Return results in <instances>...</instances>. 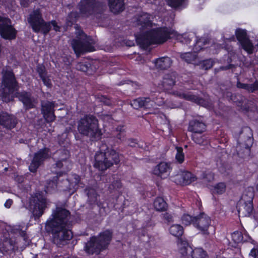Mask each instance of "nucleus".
<instances>
[{"instance_id":"1","label":"nucleus","mask_w":258,"mask_h":258,"mask_svg":"<svg viewBox=\"0 0 258 258\" xmlns=\"http://www.w3.org/2000/svg\"><path fill=\"white\" fill-rule=\"evenodd\" d=\"M70 212L65 208L57 207L46 221L45 230L52 234L53 243L60 247L73 237L72 231L68 226Z\"/></svg>"},{"instance_id":"2","label":"nucleus","mask_w":258,"mask_h":258,"mask_svg":"<svg viewBox=\"0 0 258 258\" xmlns=\"http://www.w3.org/2000/svg\"><path fill=\"white\" fill-rule=\"evenodd\" d=\"M176 34L175 31L171 28L159 27L151 29L143 35L136 37V41L141 47L147 48L152 44L163 43Z\"/></svg>"},{"instance_id":"3","label":"nucleus","mask_w":258,"mask_h":258,"mask_svg":"<svg viewBox=\"0 0 258 258\" xmlns=\"http://www.w3.org/2000/svg\"><path fill=\"white\" fill-rule=\"evenodd\" d=\"M2 75L0 96L3 101L9 102L12 100L11 94L18 91L19 83L12 69H3Z\"/></svg>"},{"instance_id":"4","label":"nucleus","mask_w":258,"mask_h":258,"mask_svg":"<svg viewBox=\"0 0 258 258\" xmlns=\"http://www.w3.org/2000/svg\"><path fill=\"white\" fill-rule=\"evenodd\" d=\"M112 237V232L106 230L100 233L98 237H92L89 241L86 243L85 250L89 254H97L106 249Z\"/></svg>"},{"instance_id":"5","label":"nucleus","mask_w":258,"mask_h":258,"mask_svg":"<svg viewBox=\"0 0 258 258\" xmlns=\"http://www.w3.org/2000/svg\"><path fill=\"white\" fill-rule=\"evenodd\" d=\"M253 134L251 128L248 126L242 128L237 140L236 150L238 156L242 158L250 155V148L253 144Z\"/></svg>"},{"instance_id":"6","label":"nucleus","mask_w":258,"mask_h":258,"mask_svg":"<svg viewBox=\"0 0 258 258\" xmlns=\"http://www.w3.org/2000/svg\"><path fill=\"white\" fill-rule=\"evenodd\" d=\"M106 5L102 0H84L82 1V15H93L99 22L105 18L103 12Z\"/></svg>"},{"instance_id":"7","label":"nucleus","mask_w":258,"mask_h":258,"mask_svg":"<svg viewBox=\"0 0 258 258\" xmlns=\"http://www.w3.org/2000/svg\"><path fill=\"white\" fill-rule=\"evenodd\" d=\"M82 134L89 137L92 140L100 139L102 135L98 128V120L93 115H86L82 118Z\"/></svg>"},{"instance_id":"8","label":"nucleus","mask_w":258,"mask_h":258,"mask_svg":"<svg viewBox=\"0 0 258 258\" xmlns=\"http://www.w3.org/2000/svg\"><path fill=\"white\" fill-rule=\"evenodd\" d=\"M27 21L35 33H42V30L48 31V23L43 19L40 9L34 10L29 15Z\"/></svg>"},{"instance_id":"9","label":"nucleus","mask_w":258,"mask_h":258,"mask_svg":"<svg viewBox=\"0 0 258 258\" xmlns=\"http://www.w3.org/2000/svg\"><path fill=\"white\" fill-rule=\"evenodd\" d=\"M253 194L249 192L248 195L243 194L237 204V209L239 216H249L253 210Z\"/></svg>"},{"instance_id":"10","label":"nucleus","mask_w":258,"mask_h":258,"mask_svg":"<svg viewBox=\"0 0 258 258\" xmlns=\"http://www.w3.org/2000/svg\"><path fill=\"white\" fill-rule=\"evenodd\" d=\"M50 152V150L48 148L45 147L35 153L29 166L30 171L33 173L36 172L45 160L49 158Z\"/></svg>"},{"instance_id":"11","label":"nucleus","mask_w":258,"mask_h":258,"mask_svg":"<svg viewBox=\"0 0 258 258\" xmlns=\"http://www.w3.org/2000/svg\"><path fill=\"white\" fill-rule=\"evenodd\" d=\"M32 213L35 220L39 219L47 207L46 199L41 194H37L33 200Z\"/></svg>"},{"instance_id":"12","label":"nucleus","mask_w":258,"mask_h":258,"mask_svg":"<svg viewBox=\"0 0 258 258\" xmlns=\"http://www.w3.org/2000/svg\"><path fill=\"white\" fill-rule=\"evenodd\" d=\"M211 218L204 213L195 217L194 226L204 234H209L208 228L211 224Z\"/></svg>"},{"instance_id":"13","label":"nucleus","mask_w":258,"mask_h":258,"mask_svg":"<svg viewBox=\"0 0 258 258\" xmlns=\"http://www.w3.org/2000/svg\"><path fill=\"white\" fill-rule=\"evenodd\" d=\"M108 149V145L106 143H102L100 146L99 151L96 153L95 156L94 166L99 170L104 171L109 168L108 166L107 159L103 151H105Z\"/></svg>"},{"instance_id":"14","label":"nucleus","mask_w":258,"mask_h":258,"mask_svg":"<svg viewBox=\"0 0 258 258\" xmlns=\"http://www.w3.org/2000/svg\"><path fill=\"white\" fill-rule=\"evenodd\" d=\"M235 35L241 47L248 54H252L253 52L254 47L248 38L246 31L240 29H237Z\"/></svg>"},{"instance_id":"15","label":"nucleus","mask_w":258,"mask_h":258,"mask_svg":"<svg viewBox=\"0 0 258 258\" xmlns=\"http://www.w3.org/2000/svg\"><path fill=\"white\" fill-rule=\"evenodd\" d=\"M16 97L18 98L19 100L23 103V107L26 110L35 108V99L32 96L30 92L26 91H17Z\"/></svg>"},{"instance_id":"16","label":"nucleus","mask_w":258,"mask_h":258,"mask_svg":"<svg viewBox=\"0 0 258 258\" xmlns=\"http://www.w3.org/2000/svg\"><path fill=\"white\" fill-rule=\"evenodd\" d=\"M55 102L46 101L41 103V113L47 123L54 121L56 119L54 114Z\"/></svg>"},{"instance_id":"17","label":"nucleus","mask_w":258,"mask_h":258,"mask_svg":"<svg viewBox=\"0 0 258 258\" xmlns=\"http://www.w3.org/2000/svg\"><path fill=\"white\" fill-rule=\"evenodd\" d=\"M171 93L181 99H184L186 100L195 102L202 106L206 105V102L204 99L195 95L187 91L180 89L179 90L173 91Z\"/></svg>"},{"instance_id":"18","label":"nucleus","mask_w":258,"mask_h":258,"mask_svg":"<svg viewBox=\"0 0 258 258\" xmlns=\"http://www.w3.org/2000/svg\"><path fill=\"white\" fill-rule=\"evenodd\" d=\"M101 180L105 182H110L108 186V190L110 193L115 191H119L122 187V183L117 175H103Z\"/></svg>"},{"instance_id":"19","label":"nucleus","mask_w":258,"mask_h":258,"mask_svg":"<svg viewBox=\"0 0 258 258\" xmlns=\"http://www.w3.org/2000/svg\"><path fill=\"white\" fill-rule=\"evenodd\" d=\"M156 97L152 93L148 97H139L131 101V105L135 109L141 108H149L152 106V102Z\"/></svg>"},{"instance_id":"20","label":"nucleus","mask_w":258,"mask_h":258,"mask_svg":"<svg viewBox=\"0 0 258 258\" xmlns=\"http://www.w3.org/2000/svg\"><path fill=\"white\" fill-rule=\"evenodd\" d=\"M8 22L0 29V36L5 40L12 41L16 38L18 31L13 26L9 24Z\"/></svg>"},{"instance_id":"21","label":"nucleus","mask_w":258,"mask_h":258,"mask_svg":"<svg viewBox=\"0 0 258 258\" xmlns=\"http://www.w3.org/2000/svg\"><path fill=\"white\" fill-rule=\"evenodd\" d=\"M177 73L175 72L165 74L163 77L161 85L165 91L171 90L176 83Z\"/></svg>"},{"instance_id":"22","label":"nucleus","mask_w":258,"mask_h":258,"mask_svg":"<svg viewBox=\"0 0 258 258\" xmlns=\"http://www.w3.org/2000/svg\"><path fill=\"white\" fill-rule=\"evenodd\" d=\"M231 99L235 102L238 103V105L242 106L244 104L243 108L246 111L255 112L257 111V107L252 101H247L246 99L240 95H231Z\"/></svg>"},{"instance_id":"23","label":"nucleus","mask_w":258,"mask_h":258,"mask_svg":"<svg viewBox=\"0 0 258 258\" xmlns=\"http://www.w3.org/2000/svg\"><path fill=\"white\" fill-rule=\"evenodd\" d=\"M17 123L15 117L7 112L0 113V125L8 129L14 128Z\"/></svg>"},{"instance_id":"24","label":"nucleus","mask_w":258,"mask_h":258,"mask_svg":"<svg viewBox=\"0 0 258 258\" xmlns=\"http://www.w3.org/2000/svg\"><path fill=\"white\" fill-rule=\"evenodd\" d=\"M64 171H56V176L52 179L47 180L44 187V190L47 194H51L57 189L58 181L60 177L63 176Z\"/></svg>"},{"instance_id":"25","label":"nucleus","mask_w":258,"mask_h":258,"mask_svg":"<svg viewBox=\"0 0 258 258\" xmlns=\"http://www.w3.org/2000/svg\"><path fill=\"white\" fill-rule=\"evenodd\" d=\"M116 133L113 137L108 138L106 140L108 146L113 147L120 143L125 137V131L123 126H117Z\"/></svg>"},{"instance_id":"26","label":"nucleus","mask_w":258,"mask_h":258,"mask_svg":"<svg viewBox=\"0 0 258 258\" xmlns=\"http://www.w3.org/2000/svg\"><path fill=\"white\" fill-rule=\"evenodd\" d=\"M206 124L201 119H194L189 122L188 131L192 132V134L203 133L206 131Z\"/></svg>"},{"instance_id":"27","label":"nucleus","mask_w":258,"mask_h":258,"mask_svg":"<svg viewBox=\"0 0 258 258\" xmlns=\"http://www.w3.org/2000/svg\"><path fill=\"white\" fill-rule=\"evenodd\" d=\"M85 192L88 196V201L91 205L97 204L100 207V212L103 214L105 211V207L103 204L98 202V195L94 188L88 187L85 189ZM106 214V212H105Z\"/></svg>"},{"instance_id":"28","label":"nucleus","mask_w":258,"mask_h":258,"mask_svg":"<svg viewBox=\"0 0 258 258\" xmlns=\"http://www.w3.org/2000/svg\"><path fill=\"white\" fill-rule=\"evenodd\" d=\"M82 54L87 52H91L95 50L94 45V40L90 36H87L82 30Z\"/></svg>"},{"instance_id":"29","label":"nucleus","mask_w":258,"mask_h":258,"mask_svg":"<svg viewBox=\"0 0 258 258\" xmlns=\"http://www.w3.org/2000/svg\"><path fill=\"white\" fill-rule=\"evenodd\" d=\"M109 146H108V149L105 151H103L105 157L107 159V165L109 167L112 166L113 164H117L120 162L119 154L114 150L109 148Z\"/></svg>"},{"instance_id":"30","label":"nucleus","mask_w":258,"mask_h":258,"mask_svg":"<svg viewBox=\"0 0 258 258\" xmlns=\"http://www.w3.org/2000/svg\"><path fill=\"white\" fill-rule=\"evenodd\" d=\"M170 165L166 162H161L155 167L153 172L155 175L160 176L162 178H165L168 175L170 170Z\"/></svg>"},{"instance_id":"31","label":"nucleus","mask_w":258,"mask_h":258,"mask_svg":"<svg viewBox=\"0 0 258 258\" xmlns=\"http://www.w3.org/2000/svg\"><path fill=\"white\" fill-rule=\"evenodd\" d=\"M137 25L141 26L142 28L151 27L152 23L151 20V16L146 13H142L136 18Z\"/></svg>"},{"instance_id":"32","label":"nucleus","mask_w":258,"mask_h":258,"mask_svg":"<svg viewBox=\"0 0 258 258\" xmlns=\"http://www.w3.org/2000/svg\"><path fill=\"white\" fill-rule=\"evenodd\" d=\"M108 6L111 12L117 14L125 9L124 0H108Z\"/></svg>"},{"instance_id":"33","label":"nucleus","mask_w":258,"mask_h":258,"mask_svg":"<svg viewBox=\"0 0 258 258\" xmlns=\"http://www.w3.org/2000/svg\"><path fill=\"white\" fill-rule=\"evenodd\" d=\"M77 39H73L72 40V47L77 57L81 56V27L77 25Z\"/></svg>"},{"instance_id":"34","label":"nucleus","mask_w":258,"mask_h":258,"mask_svg":"<svg viewBox=\"0 0 258 258\" xmlns=\"http://www.w3.org/2000/svg\"><path fill=\"white\" fill-rule=\"evenodd\" d=\"M154 63L158 69L163 70H166L171 67L172 60L169 57L164 56L157 58L154 61Z\"/></svg>"},{"instance_id":"35","label":"nucleus","mask_w":258,"mask_h":258,"mask_svg":"<svg viewBox=\"0 0 258 258\" xmlns=\"http://www.w3.org/2000/svg\"><path fill=\"white\" fill-rule=\"evenodd\" d=\"M179 182L183 185H187L196 180V177L191 173L185 171L177 176Z\"/></svg>"},{"instance_id":"36","label":"nucleus","mask_w":258,"mask_h":258,"mask_svg":"<svg viewBox=\"0 0 258 258\" xmlns=\"http://www.w3.org/2000/svg\"><path fill=\"white\" fill-rule=\"evenodd\" d=\"M179 252L183 256H187L191 254L193 250L189 245L188 242L185 240H181L179 244Z\"/></svg>"},{"instance_id":"37","label":"nucleus","mask_w":258,"mask_h":258,"mask_svg":"<svg viewBox=\"0 0 258 258\" xmlns=\"http://www.w3.org/2000/svg\"><path fill=\"white\" fill-rule=\"evenodd\" d=\"M225 65L220 67L218 69H215V72H218L220 71H226L228 70H231L233 72L234 70L237 67V66L232 63V59L230 56L229 54H228L227 59L226 60Z\"/></svg>"},{"instance_id":"38","label":"nucleus","mask_w":258,"mask_h":258,"mask_svg":"<svg viewBox=\"0 0 258 258\" xmlns=\"http://www.w3.org/2000/svg\"><path fill=\"white\" fill-rule=\"evenodd\" d=\"M191 138L195 143L200 145L205 146L207 145L209 143L207 137L202 135V133L192 134Z\"/></svg>"},{"instance_id":"39","label":"nucleus","mask_w":258,"mask_h":258,"mask_svg":"<svg viewBox=\"0 0 258 258\" xmlns=\"http://www.w3.org/2000/svg\"><path fill=\"white\" fill-rule=\"evenodd\" d=\"M155 209L158 211H164L166 210L167 205L164 200L161 197L157 198L154 202Z\"/></svg>"},{"instance_id":"40","label":"nucleus","mask_w":258,"mask_h":258,"mask_svg":"<svg viewBox=\"0 0 258 258\" xmlns=\"http://www.w3.org/2000/svg\"><path fill=\"white\" fill-rule=\"evenodd\" d=\"M170 7L175 9H182L187 5V0H166Z\"/></svg>"},{"instance_id":"41","label":"nucleus","mask_w":258,"mask_h":258,"mask_svg":"<svg viewBox=\"0 0 258 258\" xmlns=\"http://www.w3.org/2000/svg\"><path fill=\"white\" fill-rule=\"evenodd\" d=\"M169 232L172 235L178 237L183 234V229L181 225L175 224L170 227Z\"/></svg>"},{"instance_id":"42","label":"nucleus","mask_w":258,"mask_h":258,"mask_svg":"<svg viewBox=\"0 0 258 258\" xmlns=\"http://www.w3.org/2000/svg\"><path fill=\"white\" fill-rule=\"evenodd\" d=\"M196 53V52L181 53L180 56L182 59L187 63H192V62L195 61L197 57V54Z\"/></svg>"},{"instance_id":"43","label":"nucleus","mask_w":258,"mask_h":258,"mask_svg":"<svg viewBox=\"0 0 258 258\" xmlns=\"http://www.w3.org/2000/svg\"><path fill=\"white\" fill-rule=\"evenodd\" d=\"M209 41L204 38H201L196 41L193 50L195 52H198L204 48L203 46L208 43Z\"/></svg>"},{"instance_id":"44","label":"nucleus","mask_w":258,"mask_h":258,"mask_svg":"<svg viewBox=\"0 0 258 258\" xmlns=\"http://www.w3.org/2000/svg\"><path fill=\"white\" fill-rule=\"evenodd\" d=\"M191 255L192 258H208L206 251L201 248L194 249Z\"/></svg>"},{"instance_id":"45","label":"nucleus","mask_w":258,"mask_h":258,"mask_svg":"<svg viewBox=\"0 0 258 258\" xmlns=\"http://www.w3.org/2000/svg\"><path fill=\"white\" fill-rule=\"evenodd\" d=\"M82 72L85 73L88 75H91L93 73L90 62L86 61L85 58L82 59Z\"/></svg>"},{"instance_id":"46","label":"nucleus","mask_w":258,"mask_h":258,"mask_svg":"<svg viewBox=\"0 0 258 258\" xmlns=\"http://www.w3.org/2000/svg\"><path fill=\"white\" fill-rule=\"evenodd\" d=\"M68 161L66 159H62L60 160L57 161L55 163L56 167L61 169L60 171H64V173L63 174V175H66L67 172L70 170V168H69L66 164L68 163Z\"/></svg>"},{"instance_id":"47","label":"nucleus","mask_w":258,"mask_h":258,"mask_svg":"<svg viewBox=\"0 0 258 258\" xmlns=\"http://www.w3.org/2000/svg\"><path fill=\"white\" fill-rule=\"evenodd\" d=\"M46 23H48V31H44V30H42V33L44 35H47L49 32L51 30V26H53V29L55 31V32H60V26H59L56 21L55 20H51L50 21H49V22H46Z\"/></svg>"},{"instance_id":"48","label":"nucleus","mask_w":258,"mask_h":258,"mask_svg":"<svg viewBox=\"0 0 258 258\" xmlns=\"http://www.w3.org/2000/svg\"><path fill=\"white\" fill-rule=\"evenodd\" d=\"M3 250L6 252L13 250L14 248L13 240L11 238H6V240L3 243Z\"/></svg>"},{"instance_id":"49","label":"nucleus","mask_w":258,"mask_h":258,"mask_svg":"<svg viewBox=\"0 0 258 258\" xmlns=\"http://www.w3.org/2000/svg\"><path fill=\"white\" fill-rule=\"evenodd\" d=\"M195 38V35L191 34H184L178 36V39L179 41L184 44H189L193 38Z\"/></svg>"},{"instance_id":"50","label":"nucleus","mask_w":258,"mask_h":258,"mask_svg":"<svg viewBox=\"0 0 258 258\" xmlns=\"http://www.w3.org/2000/svg\"><path fill=\"white\" fill-rule=\"evenodd\" d=\"M226 185L224 182H219L217 183L213 189V192L217 194H222L225 191Z\"/></svg>"},{"instance_id":"51","label":"nucleus","mask_w":258,"mask_h":258,"mask_svg":"<svg viewBox=\"0 0 258 258\" xmlns=\"http://www.w3.org/2000/svg\"><path fill=\"white\" fill-rule=\"evenodd\" d=\"M176 154L175 159L179 163H182L184 160V154L183 153V149L180 147H176Z\"/></svg>"},{"instance_id":"52","label":"nucleus","mask_w":258,"mask_h":258,"mask_svg":"<svg viewBox=\"0 0 258 258\" xmlns=\"http://www.w3.org/2000/svg\"><path fill=\"white\" fill-rule=\"evenodd\" d=\"M237 88L243 89L249 92H254V87L253 83L249 84L241 83L239 81H238L236 85Z\"/></svg>"},{"instance_id":"53","label":"nucleus","mask_w":258,"mask_h":258,"mask_svg":"<svg viewBox=\"0 0 258 258\" xmlns=\"http://www.w3.org/2000/svg\"><path fill=\"white\" fill-rule=\"evenodd\" d=\"M213 61L211 59H209L202 61L198 66L200 69L208 70L211 69L213 67Z\"/></svg>"},{"instance_id":"54","label":"nucleus","mask_w":258,"mask_h":258,"mask_svg":"<svg viewBox=\"0 0 258 258\" xmlns=\"http://www.w3.org/2000/svg\"><path fill=\"white\" fill-rule=\"evenodd\" d=\"M232 239L235 243H239L243 241V235L241 232L235 231L232 234Z\"/></svg>"},{"instance_id":"55","label":"nucleus","mask_w":258,"mask_h":258,"mask_svg":"<svg viewBox=\"0 0 258 258\" xmlns=\"http://www.w3.org/2000/svg\"><path fill=\"white\" fill-rule=\"evenodd\" d=\"M194 220H195V217H193L188 214H184L181 218L182 224L185 225L190 224L194 225Z\"/></svg>"},{"instance_id":"56","label":"nucleus","mask_w":258,"mask_h":258,"mask_svg":"<svg viewBox=\"0 0 258 258\" xmlns=\"http://www.w3.org/2000/svg\"><path fill=\"white\" fill-rule=\"evenodd\" d=\"M207 182H211L214 179V174L211 172H203L200 177Z\"/></svg>"},{"instance_id":"57","label":"nucleus","mask_w":258,"mask_h":258,"mask_svg":"<svg viewBox=\"0 0 258 258\" xmlns=\"http://www.w3.org/2000/svg\"><path fill=\"white\" fill-rule=\"evenodd\" d=\"M36 71L40 77L47 75L45 66L43 64H38L37 66Z\"/></svg>"},{"instance_id":"58","label":"nucleus","mask_w":258,"mask_h":258,"mask_svg":"<svg viewBox=\"0 0 258 258\" xmlns=\"http://www.w3.org/2000/svg\"><path fill=\"white\" fill-rule=\"evenodd\" d=\"M42 80L44 85L47 87L48 88H51L52 86L51 80L49 79V77L47 75H45L40 77Z\"/></svg>"},{"instance_id":"59","label":"nucleus","mask_w":258,"mask_h":258,"mask_svg":"<svg viewBox=\"0 0 258 258\" xmlns=\"http://www.w3.org/2000/svg\"><path fill=\"white\" fill-rule=\"evenodd\" d=\"M99 101L105 105L110 106L112 104V101L110 98L106 96H101L99 98Z\"/></svg>"},{"instance_id":"60","label":"nucleus","mask_w":258,"mask_h":258,"mask_svg":"<svg viewBox=\"0 0 258 258\" xmlns=\"http://www.w3.org/2000/svg\"><path fill=\"white\" fill-rule=\"evenodd\" d=\"M163 219L167 223L173 222V216L168 213H165L162 214Z\"/></svg>"},{"instance_id":"61","label":"nucleus","mask_w":258,"mask_h":258,"mask_svg":"<svg viewBox=\"0 0 258 258\" xmlns=\"http://www.w3.org/2000/svg\"><path fill=\"white\" fill-rule=\"evenodd\" d=\"M62 180L65 184L64 186L66 187V189H64V190L70 189H71V187L73 186V183H72L68 178H66L65 180L62 179Z\"/></svg>"},{"instance_id":"62","label":"nucleus","mask_w":258,"mask_h":258,"mask_svg":"<svg viewBox=\"0 0 258 258\" xmlns=\"http://www.w3.org/2000/svg\"><path fill=\"white\" fill-rule=\"evenodd\" d=\"M128 145L132 147H140V145L137 142L136 140L131 139L128 140Z\"/></svg>"},{"instance_id":"63","label":"nucleus","mask_w":258,"mask_h":258,"mask_svg":"<svg viewBox=\"0 0 258 258\" xmlns=\"http://www.w3.org/2000/svg\"><path fill=\"white\" fill-rule=\"evenodd\" d=\"M21 6L24 8H27L29 6L30 0H20Z\"/></svg>"},{"instance_id":"64","label":"nucleus","mask_w":258,"mask_h":258,"mask_svg":"<svg viewBox=\"0 0 258 258\" xmlns=\"http://www.w3.org/2000/svg\"><path fill=\"white\" fill-rule=\"evenodd\" d=\"M249 255L253 257V258H258V249L255 248L252 249L251 250Z\"/></svg>"}]
</instances>
